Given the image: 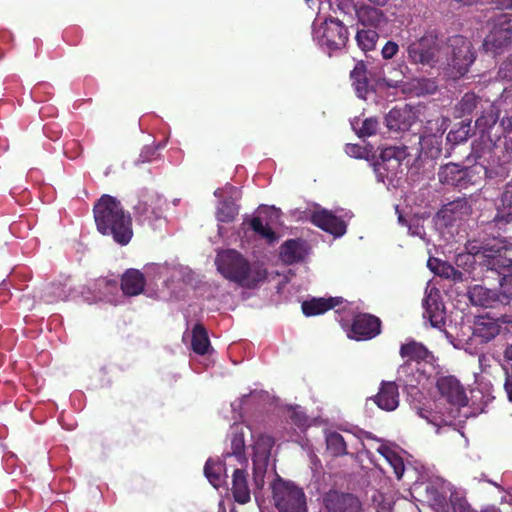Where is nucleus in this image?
Instances as JSON below:
<instances>
[{
    "label": "nucleus",
    "mask_w": 512,
    "mask_h": 512,
    "mask_svg": "<svg viewBox=\"0 0 512 512\" xmlns=\"http://www.w3.org/2000/svg\"><path fill=\"white\" fill-rule=\"evenodd\" d=\"M94 218L98 231L111 235L113 239L126 245L132 238V220L115 197L103 195L94 205Z\"/></svg>",
    "instance_id": "f257e3e1"
},
{
    "label": "nucleus",
    "mask_w": 512,
    "mask_h": 512,
    "mask_svg": "<svg viewBox=\"0 0 512 512\" xmlns=\"http://www.w3.org/2000/svg\"><path fill=\"white\" fill-rule=\"evenodd\" d=\"M217 270L228 280L242 287L254 288L266 279L267 272L259 264H250L236 250H225L215 259Z\"/></svg>",
    "instance_id": "f03ea898"
},
{
    "label": "nucleus",
    "mask_w": 512,
    "mask_h": 512,
    "mask_svg": "<svg viewBox=\"0 0 512 512\" xmlns=\"http://www.w3.org/2000/svg\"><path fill=\"white\" fill-rule=\"evenodd\" d=\"M441 61L444 74L458 80L463 77L475 61V52L472 43L461 35H454L447 39L441 48Z\"/></svg>",
    "instance_id": "7ed1b4c3"
},
{
    "label": "nucleus",
    "mask_w": 512,
    "mask_h": 512,
    "mask_svg": "<svg viewBox=\"0 0 512 512\" xmlns=\"http://www.w3.org/2000/svg\"><path fill=\"white\" fill-rule=\"evenodd\" d=\"M468 256H459L457 261L464 257L474 256L481 264L492 269H508L512 272V257L507 256V248L504 242L493 238L487 242L473 240L466 245Z\"/></svg>",
    "instance_id": "20e7f679"
},
{
    "label": "nucleus",
    "mask_w": 512,
    "mask_h": 512,
    "mask_svg": "<svg viewBox=\"0 0 512 512\" xmlns=\"http://www.w3.org/2000/svg\"><path fill=\"white\" fill-rule=\"evenodd\" d=\"M272 499L278 512H307V497L302 487L277 478L271 484Z\"/></svg>",
    "instance_id": "39448f33"
},
{
    "label": "nucleus",
    "mask_w": 512,
    "mask_h": 512,
    "mask_svg": "<svg viewBox=\"0 0 512 512\" xmlns=\"http://www.w3.org/2000/svg\"><path fill=\"white\" fill-rule=\"evenodd\" d=\"M313 39L323 51L332 55L342 51L349 40L348 28L336 18H328L313 29Z\"/></svg>",
    "instance_id": "423d86ee"
},
{
    "label": "nucleus",
    "mask_w": 512,
    "mask_h": 512,
    "mask_svg": "<svg viewBox=\"0 0 512 512\" xmlns=\"http://www.w3.org/2000/svg\"><path fill=\"white\" fill-rule=\"evenodd\" d=\"M441 48L437 36L426 33L407 44V59L411 64L434 67L442 59Z\"/></svg>",
    "instance_id": "0eeeda50"
},
{
    "label": "nucleus",
    "mask_w": 512,
    "mask_h": 512,
    "mask_svg": "<svg viewBox=\"0 0 512 512\" xmlns=\"http://www.w3.org/2000/svg\"><path fill=\"white\" fill-rule=\"evenodd\" d=\"M489 33L484 39L483 46L487 51L496 52L505 47L512 37V14L501 13L489 21Z\"/></svg>",
    "instance_id": "6e6552de"
},
{
    "label": "nucleus",
    "mask_w": 512,
    "mask_h": 512,
    "mask_svg": "<svg viewBox=\"0 0 512 512\" xmlns=\"http://www.w3.org/2000/svg\"><path fill=\"white\" fill-rule=\"evenodd\" d=\"M164 200L154 192L143 190L140 193V199L134 206L136 220L142 225H150L156 228V222L162 220V206Z\"/></svg>",
    "instance_id": "1a4fd4ad"
},
{
    "label": "nucleus",
    "mask_w": 512,
    "mask_h": 512,
    "mask_svg": "<svg viewBox=\"0 0 512 512\" xmlns=\"http://www.w3.org/2000/svg\"><path fill=\"white\" fill-rule=\"evenodd\" d=\"M409 155L406 146H389L382 149L379 160L374 164L377 179L384 182L385 178L396 176L402 161Z\"/></svg>",
    "instance_id": "9d476101"
},
{
    "label": "nucleus",
    "mask_w": 512,
    "mask_h": 512,
    "mask_svg": "<svg viewBox=\"0 0 512 512\" xmlns=\"http://www.w3.org/2000/svg\"><path fill=\"white\" fill-rule=\"evenodd\" d=\"M472 213V205L466 198L455 199L445 205L437 212L434 220L437 228H447L455 225L458 221L466 220Z\"/></svg>",
    "instance_id": "9b49d317"
},
{
    "label": "nucleus",
    "mask_w": 512,
    "mask_h": 512,
    "mask_svg": "<svg viewBox=\"0 0 512 512\" xmlns=\"http://www.w3.org/2000/svg\"><path fill=\"white\" fill-rule=\"evenodd\" d=\"M474 171L472 168L461 167L456 163H448L442 166L438 172L439 181L442 184L465 189L474 184Z\"/></svg>",
    "instance_id": "f8f14e48"
},
{
    "label": "nucleus",
    "mask_w": 512,
    "mask_h": 512,
    "mask_svg": "<svg viewBox=\"0 0 512 512\" xmlns=\"http://www.w3.org/2000/svg\"><path fill=\"white\" fill-rule=\"evenodd\" d=\"M214 195L218 198H224L217 206V220L224 223L232 222L239 212V208L235 203V200L239 197L238 189L230 184H226L224 187L217 188Z\"/></svg>",
    "instance_id": "ddd939ff"
},
{
    "label": "nucleus",
    "mask_w": 512,
    "mask_h": 512,
    "mask_svg": "<svg viewBox=\"0 0 512 512\" xmlns=\"http://www.w3.org/2000/svg\"><path fill=\"white\" fill-rule=\"evenodd\" d=\"M274 439L269 435H260L254 444V480L258 487L264 484V474L269 460Z\"/></svg>",
    "instance_id": "4468645a"
},
{
    "label": "nucleus",
    "mask_w": 512,
    "mask_h": 512,
    "mask_svg": "<svg viewBox=\"0 0 512 512\" xmlns=\"http://www.w3.org/2000/svg\"><path fill=\"white\" fill-rule=\"evenodd\" d=\"M310 220L314 225L335 237H341L346 233L345 221L330 210L317 208L311 212Z\"/></svg>",
    "instance_id": "2eb2a0df"
},
{
    "label": "nucleus",
    "mask_w": 512,
    "mask_h": 512,
    "mask_svg": "<svg viewBox=\"0 0 512 512\" xmlns=\"http://www.w3.org/2000/svg\"><path fill=\"white\" fill-rule=\"evenodd\" d=\"M418 119L416 111L408 106L394 107L385 116L386 127L393 132L408 131Z\"/></svg>",
    "instance_id": "dca6fc26"
},
{
    "label": "nucleus",
    "mask_w": 512,
    "mask_h": 512,
    "mask_svg": "<svg viewBox=\"0 0 512 512\" xmlns=\"http://www.w3.org/2000/svg\"><path fill=\"white\" fill-rule=\"evenodd\" d=\"M326 512H363L357 497L349 493L330 491L324 497Z\"/></svg>",
    "instance_id": "f3484780"
},
{
    "label": "nucleus",
    "mask_w": 512,
    "mask_h": 512,
    "mask_svg": "<svg viewBox=\"0 0 512 512\" xmlns=\"http://www.w3.org/2000/svg\"><path fill=\"white\" fill-rule=\"evenodd\" d=\"M436 387L449 403L456 406H465L467 397L465 390L459 380L452 375L440 376L437 379Z\"/></svg>",
    "instance_id": "a211bd4d"
},
{
    "label": "nucleus",
    "mask_w": 512,
    "mask_h": 512,
    "mask_svg": "<svg viewBox=\"0 0 512 512\" xmlns=\"http://www.w3.org/2000/svg\"><path fill=\"white\" fill-rule=\"evenodd\" d=\"M88 292L81 291L87 301L104 300L116 304L115 295L118 294V285L115 280L105 278L95 280L87 286Z\"/></svg>",
    "instance_id": "6ab92c4d"
},
{
    "label": "nucleus",
    "mask_w": 512,
    "mask_h": 512,
    "mask_svg": "<svg viewBox=\"0 0 512 512\" xmlns=\"http://www.w3.org/2000/svg\"><path fill=\"white\" fill-rule=\"evenodd\" d=\"M380 333L379 318L370 314H359L355 317L350 337L355 340L371 339Z\"/></svg>",
    "instance_id": "aec40b11"
},
{
    "label": "nucleus",
    "mask_w": 512,
    "mask_h": 512,
    "mask_svg": "<svg viewBox=\"0 0 512 512\" xmlns=\"http://www.w3.org/2000/svg\"><path fill=\"white\" fill-rule=\"evenodd\" d=\"M468 298L472 305L480 307H493L498 302L508 300L512 295V290L507 293L503 289V298L498 295V291L488 289L482 285H474L467 292Z\"/></svg>",
    "instance_id": "412c9836"
},
{
    "label": "nucleus",
    "mask_w": 512,
    "mask_h": 512,
    "mask_svg": "<svg viewBox=\"0 0 512 512\" xmlns=\"http://www.w3.org/2000/svg\"><path fill=\"white\" fill-rule=\"evenodd\" d=\"M372 400L380 409L394 411L399 405L398 385L393 381H382L378 393Z\"/></svg>",
    "instance_id": "4be33fe9"
},
{
    "label": "nucleus",
    "mask_w": 512,
    "mask_h": 512,
    "mask_svg": "<svg viewBox=\"0 0 512 512\" xmlns=\"http://www.w3.org/2000/svg\"><path fill=\"white\" fill-rule=\"evenodd\" d=\"M352 10L355 11L359 23L363 26L377 29L387 22L384 12L378 6H372V4L354 5Z\"/></svg>",
    "instance_id": "5701e85b"
},
{
    "label": "nucleus",
    "mask_w": 512,
    "mask_h": 512,
    "mask_svg": "<svg viewBox=\"0 0 512 512\" xmlns=\"http://www.w3.org/2000/svg\"><path fill=\"white\" fill-rule=\"evenodd\" d=\"M481 108L482 114L477 118L475 125L483 135L486 134L489 140L492 141L493 137L491 132L495 128L499 118V109L494 103L488 100L481 103Z\"/></svg>",
    "instance_id": "b1692460"
},
{
    "label": "nucleus",
    "mask_w": 512,
    "mask_h": 512,
    "mask_svg": "<svg viewBox=\"0 0 512 512\" xmlns=\"http://www.w3.org/2000/svg\"><path fill=\"white\" fill-rule=\"evenodd\" d=\"M420 416L425 418L429 424L433 425L438 434L455 430L454 420L456 418V411L453 409L447 412L424 410L420 412Z\"/></svg>",
    "instance_id": "393cba45"
},
{
    "label": "nucleus",
    "mask_w": 512,
    "mask_h": 512,
    "mask_svg": "<svg viewBox=\"0 0 512 512\" xmlns=\"http://www.w3.org/2000/svg\"><path fill=\"white\" fill-rule=\"evenodd\" d=\"M424 318H428L431 326L440 328L444 324V307L438 301V296L428 294L423 300Z\"/></svg>",
    "instance_id": "a878e982"
},
{
    "label": "nucleus",
    "mask_w": 512,
    "mask_h": 512,
    "mask_svg": "<svg viewBox=\"0 0 512 512\" xmlns=\"http://www.w3.org/2000/svg\"><path fill=\"white\" fill-rule=\"evenodd\" d=\"M281 258L288 264H293L304 259L307 254L306 242L300 239L287 240L281 246Z\"/></svg>",
    "instance_id": "bb28decb"
},
{
    "label": "nucleus",
    "mask_w": 512,
    "mask_h": 512,
    "mask_svg": "<svg viewBox=\"0 0 512 512\" xmlns=\"http://www.w3.org/2000/svg\"><path fill=\"white\" fill-rule=\"evenodd\" d=\"M400 355L413 361L431 362L434 359L433 354L422 343L414 340L401 345Z\"/></svg>",
    "instance_id": "cd10ccee"
},
{
    "label": "nucleus",
    "mask_w": 512,
    "mask_h": 512,
    "mask_svg": "<svg viewBox=\"0 0 512 512\" xmlns=\"http://www.w3.org/2000/svg\"><path fill=\"white\" fill-rule=\"evenodd\" d=\"M145 285L144 276L138 270H128L122 277L121 290L124 295L136 296L140 294Z\"/></svg>",
    "instance_id": "c85d7f7f"
},
{
    "label": "nucleus",
    "mask_w": 512,
    "mask_h": 512,
    "mask_svg": "<svg viewBox=\"0 0 512 512\" xmlns=\"http://www.w3.org/2000/svg\"><path fill=\"white\" fill-rule=\"evenodd\" d=\"M232 491L236 502L245 504L250 501L247 474L240 468H236L233 472Z\"/></svg>",
    "instance_id": "c756f323"
},
{
    "label": "nucleus",
    "mask_w": 512,
    "mask_h": 512,
    "mask_svg": "<svg viewBox=\"0 0 512 512\" xmlns=\"http://www.w3.org/2000/svg\"><path fill=\"white\" fill-rule=\"evenodd\" d=\"M231 452H228L225 457L234 456L239 464L243 465L247 462L245 457V440L244 431L241 425L235 424L232 426V437H231Z\"/></svg>",
    "instance_id": "7c9ffc66"
},
{
    "label": "nucleus",
    "mask_w": 512,
    "mask_h": 512,
    "mask_svg": "<svg viewBox=\"0 0 512 512\" xmlns=\"http://www.w3.org/2000/svg\"><path fill=\"white\" fill-rule=\"evenodd\" d=\"M350 78L357 96L361 99H366L370 92V88L366 75V67L363 62H358L355 65L354 69L350 73Z\"/></svg>",
    "instance_id": "2f4dec72"
},
{
    "label": "nucleus",
    "mask_w": 512,
    "mask_h": 512,
    "mask_svg": "<svg viewBox=\"0 0 512 512\" xmlns=\"http://www.w3.org/2000/svg\"><path fill=\"white\" fill-rule=\"evenodd\" d=\"M427 265L431 271L441 277L452 279L454 281H463V273L445 261H441L437 258H430Z\"/></svg>",
    "instance_id": "473e14b6"
},
{
    "label": "nucleus",
    "mask_w": 512,
    "mask_h": 512,
    "mask_svg": "<svg viewBox=\"0 0 512 512\" xmlns=\"http://www.w3.org/2000/svg\"><path fill=\"white\" fill-rule=\"evenodd\" d=\"M340 302V298H329V299H312L310 301H305L302 304L303 313L306 316H314L318 314H322L327 310L335 307Z\"/></svg>",
    "instance_id": "72a5a7b5"
},
{
    "label": "nucleus",
    "mask_w": 512,
    "mask_h": 512,
    "mask_svg": "<svg viewBox=\"0 0 512 512\" xmlns=\"http://www.w3.org/2000/svg\"><path fill=\"white\" fill-rule=\"evenodd\" d=\"M500 332V326L493 320H482L475 324L473 335L488 342L494 339Z\"/></svg>",
    "instance_id": "f704fd0d"
},
{
    "label": "nucleus",
    "mask_w": 512,
    "mask_h": 512,
    "mask_svg": "<svg viewBox=\"0 0 512 512\" xmlns=\"http://www.w3.org/2000/svg\"><path fill=\"white\" fill-rule=\"evenodd\" d=\"M192 349L197 354H206L210 348V341L205 328L197 324L192 330Z\"/></svg>",
    "instance_id": "c9c22d12"
},
{
    "label": "nucleus",
    "mask_w": 512,
    "mask_h": 512,
    "mask_svg": "<svg viewBox=\"0 0 512 512\" xmlns=\"http://www.w3.org/2000/svg\"><path fill=\"white\" fill-rule=\"evenodd\" d=\"M505 220L512 221V183H508L501 197V207L494 221Z\"/></svg>",
    "instance_id": "e433bc0d"
},
{
    "label": "nucleus",
    "mask_w": 512,
    "mask_h": 512,
    "mask_svg": "<svg viewBox=\"0 0 512 512\" xmlns=\"http://www.w3.org/2000/svg\"><path fill=\"white\" fill-rule=\"evenodd\" d=\"M442 137L429 134L420 137L421 150L431 158H438L441 155Z\"/></svg>",
    "instance_id": "4c0bfd02"
},
{
    "label": "nucleus",
    "mask_w": 512,
    "mask_h": 512,
    "mask_svg": "<svg viewBox=\"0 0 512 512\" xmlns=\"http://www.w3.org/2000/svg\"><path fill=\"white\" fill-rule=\"evenodd\" d=\"M326 446L331 455L335 457L347 454V443L338 432L333 431L326 434Z\"/></svg>",
    "instance_id": "58836bf2"
},
{
    "label": "nucleus",
    "mask_w": 512,
    "mask_h": 512,
    "mask_svg": "<svg viewBox=\"0 0 512 512\" xmlns=\"http://www.w3.org/2000/svg\"><path fill=\"white\" fill-rule=\"evenodd\" d=\"M379 35L375 28L361 29L356 33V41L361 50L367 52L375 48Z\"/></svg>",
    "instance_id": "ea45409f"
},
{
    "label": "nucleus",
    "mask_w": 512,
    "mask_h": 512,
    "mask_svg": "<svg viewBox=\"0 0 512 512\" xmlns=\"http://www.w3.org/2000/svg\"><path fill=\"white\" fill-rule=\"evenodd\" d=\"M222 468L221 463L214 462L211 459H208L205 463L204 474L215 488L220 487L223 483V476L221 475Z\"/></svg>",
    "instance_id": "a19ab883"
},
{
    "label": "nucleus",
    "mask_w": 512,
    "mask_h": 512,
    "mask_svg": "<svg viewBox=\"0 0 512 512\" xmlns=\"http://www.w3.org/2000/svg\"><path fill=\"white\" fill-rule=\"evenodd\" d=\"M481 103H484V101L474 93H466L456 105V110L459 113V116L469 115L478 106V104L481 105Z\"/></svg>",
    "instance_id": "79ce46f5"
},
{
    "label": "nucleus",
    "mask_w": 512,
    "mask_h": 512,
    "mask_svg": "<svg viewBox=\"0 0 512 512\" xmlns=\"http://www.w3.org/2000/svg\"><path fill=\"white\" fill-rule=\"evenodd\" d=\"M470 130V122H461L459 124V127H457L456 129H452L447 134L446 139L449 143H452L454 145L466 142L470 136Z\"/></svg>",
    "instance_id": "37998d69"
},
{
    "label": "nucleus",
    "mask_w": 512,
    "mask_h": 512,
    "mask_svg": "<svg viewBox=\"0 0 512 512\" xmlns=\"http://www.w3.org/2000/svg\"><path fill=\"white\" fill-rule=\"evenodd\" d=\"M249 225L255 233L265 238L269 243H272L277 239L275 232L265 225L260 217L252 218Z\"/></svg>",
    "instance_id": "c03bdc74"
},
{
    "label": "nucleus",
    "mask_w": 512,
    "mask_h": 512,
    "mask_svg": "<svg viewBox=\"0 0 512 512\" xmlns=\"http://www.w3.org/2000/svg\"><path fill=\"white\" fill-rule=\"evenodd\" d=\"M352 126L359 137H370L377 133L379 128V121L375 117H370L366 118L362 122V126L359 129H356L355 122H352Z\"/></svg>",
    "instance_id": "a18cd8bd"
},
{
    "label": "nucleus",
    "mask_w": 512,
    "mask_h": 512,
    "mask_svg": "<svg viewBox=\"0 0 512 512\" xmlns=\"http://www.w3.org/2000/svg\"><path fill=\"white\" fill-rule=\"evenodd\" d=\"M473 258H475L474 256H472ZM476 261V259H474ZM477 262L485 267V265L481 264L478 260ZM486 269L487 270H491V271H496L498 272L499 275H502V277L500 278V290L498 292V295H500L501 297L500 298H503V289L509 293L511 290H512V280L511 279H508L507 278V274L506 273H509V274H512L511 271H509L507 268L506 269H503V268H498V269H492V268H489L486 266ZM512 299V294H511V297L504 301V302H501L502 304H508L510 302V300Z\"/></svg>",
    "instance_id": "49530a36"
},
{
    "label": "nucleus",
    "mask_w": 512,
    "mask_h": 512,
    "mask_svg": "<svg viewBox=\"0 0 512 512\" xmlns=\"http://www.w3.org/2000/svg\"><path fill=\"white\" fill-rule=\"evenodd\" d=\"M68 298L67 291L64 286L50 285L47 287L43 295V300L46 303H53L59 300H66Z\"/></svg>",
    "instance_id": "de8ad7c7"
},
{
    "label": "nucleus",
    "mask_w": 512,
    "mask_h": 512,
    "mask_svg": "<svg viewBox=\"0 0 512 512\" xmlns=\"http://www.w3.org/2000/svg\"><path fill=\"white\" fill-rule=\"evenodd\" d=\"M414 367L411 363L406 362L403 365H401L397 370V378L396 380L399 382V384L404 386H414Z\"/></svg>",
    "instance_id": "09e8293b"
},
{
    "label": "nucleus",
    "mask_w": 512,
    "mask_h": 512,
    "mask_svg": "<svg viewBox=\"0 0 512 512\" xmlns=\"http://www.w3.org/2000/svg\"><path fill=\"white\" fill-rule=\"evenodd\" d=\"M413 89L418 95L433 94L437 90V83L433 79L418 78L413 82Z\"/></svg>",
    "instance_id": "8fccbe9b"
},
{
    "label": "nucleus",
    "mask_w": 512,
    "mask_h": 512,
    "mask_svg": "<svg viewBox=\"0 0 512 512\" xmlns=\"http://www.w3.org/2000/svg\"><path fill=\"white\" fill-rule=\"evenodd\" d=\"M499 126L502 128L503 137L506 139V149H512V114L503 117Z\"/></svg>",
    "instance_id": "3c124183"
},
{
    "label": "nucleus",
    "mask_w": 512,
    "mask_h": 512,
    "mask_svg": "<svg viewBox=\"0 0 512 512\" xmlns=\"http://www.w3.org/2000/svg\"><path fill=\"white\" fill-rule=\"evenodd\" d=\"M386 461L393 468L396 477L400 479L405 471L403 459L396 452H394Z\"/></svg>",
    "instance_id": "603ef678"
},
{
    "label": "nucleus",
    "mask_w": 512,
    "mask_h": 512,
    "mask_svg": "<svg viewBox=\"0 0 512 512\" xmlns=\"http://www.w3.org/2000/svg\"><path fill=\"white\" fill-rule=\"evenodd\" d=\"M451 504L453 512H476L470 506L465 498L459 497L458 495H451Z\"/></svg>",
    "instance_id": "864d4df0"
},
{
    "label": "nucleus",
    "mask_w": 512,
    "mask_h": 512,
    "mask_svg": "<svg viewBox=\"0 0 512 512\" xmlns=\"http://www.w3.org/2000/svg\"><path fill=\"white\" fill-rule=\"evenodd\" d=\"M345 152L354 158H365L368 155V150L358 144H347Z\"/></svg>",
    "instance_id": "5fc2aeb1"
},
{
    "label": "nucleus",
    "mask_w": 512,
    "mask_h": 512,
    "mask_svg": "<svg viewBox=\"0 0 512 512\" xmlns=\"http://www.w3.org/2000/svg\"><path fill=\"white\" fill-rule=\"evenodd\" d=\"M330 5H335L340 11L347 14L352 11L354 4L353 0H328Z\"/></svg>",
    "instance_id": "6e6d98bb"
},
{
    "label": "nucleus",
    "mask_w": 512,
    "mask_h": 512,
    "mask_svg": "<svg viewBox=\"0 0 512 512\" xmlns=\"http://www.w3.org/2000/svg\"><path fill=\"white\" fill-rule=\"evenodd\" d=\"M398 44L393 41H388L382 48V56L384 59H391L398 52Z\"/></svg>",
    "instance_id": "4d7b16f0"
},
{
    "label": "nucleus",
    "mask_w": 512,
    "mask_h": 512,
    "mask_svg": "<svg viewBox=\"0 0 512 512\" xmlns=\"http://www.w3.org/2000/svg\"><path fill=\"white\" fill-rule=\"evenodd\" d=\"M408 233L412 236H417L425 240L426 233L423 225H421L419 221H414L408 225Z\"/></svg>",
    "instance_id": "13d9d810"
},
{
    "label": "nucleus",
    "mask_w": 512,
    "mask_h": 512,
    "mask_svg": "<svg viewBox=\"0 0 512 512\" xmlns=\"http://www.w3.org/2000/svg\"><path fill=\"white\" fill-rule=\"evenodd\" d=\"M498 74L502 79L512 80V58L501 65Z\"/></svg>",
    "instance_id": "bf43d9fd"
},
{
    "label": "nucleus",
    "mask_w": 512,
    "mask_h": 512,
    "mask_svg": "<svg viewBox=\"0 0 512 512\" xmlns=\"http://www.w3.org/2000/svg\"><path fill=\"white\" fill-rule=\"evenodd\" d=\"M175 274L179 275L186 283H190L193 280V272L188 267L179 266L174 268Z\"/></svg>",
    "instance_id": "052dcab7"
},
{
    "label": "nucleus",
    "mask_w": 512,
    "mask_h": 512,
    "mask_svg": "<svg viewBox=\"0 0 512 512\" xmlns=\"http://www.w3.org/2000/svg\"><path fill=\"white\" fill-rule=\"evenodd\" d=\"M504 390L506 392L509 402L512 403V373L509 374L507 371H506V377H505V382H504Z\"/></svg>",
    "instance_id": "680f3d73"
},
{
    "label": "nucleus",
    "mask_w": 512,
    "mask_h": 512,
    "mask_svg": "<svg viewBox=\"0 0 512 512\" xmlns=\"http://www.w3.org/2000/svg\"><path fill=\"white\" fill-rule=\"evenodd\" d=\"M376 451L379 454H381L386 460L390 457V455H392L395 452L393 449H391L389 446H387L385 444H380L376 448Z\"/></svg>",
    "instance_id": "e2e57ef3"
},
{
    "label": "nucleus",
    "mask_w": 512,
    "mask_h": 512,
    "mask_svg": "<svg viewBox=\"0 0 512 512\" xmlns=\"http://www.w3.org/2000/svg\"><path fill=\"white\" fill-rule=\"evenodd\" d=\"M358 437L361 440L368 439V440H374V441L380 442V440L376 436H374L372 433L367 432V431H360Z\"/></svg>",
    "instance_id": "0e129e2a"
},
{
    "label": "nucleus",
    "mask_w": 512,
    "mask_h": 512,
    "mask_svg": "<svg viewBox=\"0 0 512 512\" xmlns=\"http://www.w3.org/2000/svg\"><path fill=\"white\" fill-rule=\"evenodd\" d=\"M494 3H496L501 8H511L512 7V0H493Z\"/></svg>",
    "instance_id": "69168bd1"
},
{
    "label": "nucleus",
    "mask_w": 512,
    "mask_h": 512,
    "mask_svg": "<svg viewBox=\"0 0 512 512\" xmlns=\"http://www.w3.org/2000/svg\"><path fill=\"white\" fill-rule=\"evenodd\" d=\"M368 3L374 5V6H378V7H384L385 5L388 4V2L390 0H366Z\"/></svg>",
    "instance_id": "338daca9"
},
{
    "label": "nucleus",
    "mask_w": 512,
    "mask_h": 512,
    "mask_svg": "<svg viewBox=\"0 0 512 512\" xmlns=\"http://www.w3.org/2000/svg\"><path fill=\"white\" fill-rule=\"evenodd\" d=\"M504 357L505 359L512 361V344L505 349Z\"/></svg>",
    "instance_id": "774afa93"
}]
</instances>
